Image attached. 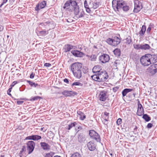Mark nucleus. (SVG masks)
<instances>
[{"label": "nucleus", "instance_id": "25", "mask_svg": "<svg viewBox=\"0 0 157 157\" xmlns=\"http://www.w3.org/2000/svg\"><path fill=\"white\" fill-rule=\"evenodd\" d=\"M99 2H92L90 3V5L91 6L90 8L95 9L98 8L99 6Z\"/></svg>", "mask_w": 157, "mask_h": 157}, {"label": "nucleus", "instance_id": "56", "mask_svg": "<svg viewBox=\"0 0 157 157\" xmlns=\"http://www.w3.org/2000/svg\"><path fill=\"white\" fill-rule=\"evenodd\" d=\"M153 66H154V68H155V71H156V73L157 72V64H155L153 65Z\"/></svg>", "mask_w": 157, "mask_h": 157}, {"label": "nucleus", "instance_id": "27", "mask_svg": "<svg viewBox=\"0 0 157 157\" xmlns=\"http://www.w3.org/2000/svg\"><path fill=\"white\" fill-rule=\"evenodd\" d=\"M99 67V66L98 65L94 66L92 69L93 72L94 73H99L101 71Z\"/></svg>", "mask_w": 157, "mask_h": 157}, {"label": "nucleus", "instance_id": "48", "mask_svg": "<svg viewBox=\"0 0 157 157\" xmlns=\"http://www.w3.org/2000/svg\"><path fill=\"white\" fill-rule=\"evenodd\" d=\"M109 121L108 119H105L104 118L103 120L102 121L103 123L105 125H107L108 122V121Z\"/></svg>", "mask_w": 157, "mask_h": 157}, {"label": "nucleus", "instance_id": "42", "mask_svg": "<svg viewBox=\"0 0 157 157\" xmlns=\"http://www.w3.org/2000/svg\"><path fill=\"white\" fill-rule=\"evenodd\" d=\"M40 98H41L39 96H36L30 99V101H34L35 100H37Z\"/></svg>", "mask_w": 157, "mask_h": 157}, {"label": "nucleus", "instance_id": "20", "mask_svg": "<svg viewBox=\"0 0 157 157\" xmlns=\"http://www.w3.org/2000/svg\"><path fill=\"white\" fill-rule=\"evenodd\" d=\"M40 145L42 148L45 150H48L50 149V146L45 142H41Z\"/></svg>", "mask_w": 157, "mask_h": 157}, {"label": "nucleus", "instance_id": "53", "mask_svg": "<svg viewBox=\"0 0 157 157\" xmlns=\"http://www.w3.org/2000/svg\"><path fill=\"white\" fill-rule=\"evenodd\" d=\"M12 89V87H10L7 91V94L10 95H11V94L10 93L11 92Z\"/></svg>", "mask_w": 157, "mask_h": 157}, {"label": "nucleus", "instance_id": "11", "mask_svg": "<svg viewBox=\"0 0 157 157\" xmlns=\"http://www.w3.org/2000/svg\"><path fill=\"white\" fill-rule=\"evenodd\" d=\"M46 2L43 1L40 3H39L35 8V10L38 11L40 9H43L46 5Z\"/></svg>", "mask_w": 157, "mask_h": 157}, {"label": "nucleus", "instance_id": "45", "mask_svg": "<svg viewBox=\"0 0 157 157\" xmlns=\"http://www.w3.org/2000/svg\"><path fill=\"white\" fill-rule=\"evenodd\" d=\"M126 42L127 44H129L132 42L130 38H127L126 39Z\"/></svg>", "mask_w": 157, "mask_h": 157}, {"label": "nucleus", "instance_id": "34", "mask_svg": "<svg viewBox=\"0 0 157 157\" xmlns=\"http://www.w3.org/2000/svg\"><path fill=\"white\" fill-rule=\"evenodd\" d=\"M50 23V22L49 21H47V22H45L44 23H41L40 24V25L42 26H43V28H47L48 27V26H49V25H48V24Z\"/></svg>", "mask_w": 157, "mask_h": 157}, {"label": "nucleus", "instance_id": "5", "mask_svg": "<svg viewBox=\"0 0 157 157\" xmlns=\"http://www.w3.org/2000/svg\"><path fill=\"white\" fill-rule=\"evenodd\" d=\"M35 146V142L33 141H29L27 143V150L29 154L31 153L33 151Z\"/></svg>", "mask_w": 157, "mask_h": 157}, {"label": "nucleus", "instance_id": "62", "mask_svg": "<svg viewBox=\"0 0 157 157\" xmlns=\"http://www.w3.org/2000/svg\"><path fill=\"white\" fill-rule=\"evenodd\" d=\"M4 3H3V2H2V3L1 4V5H0V8H1V7H2V6L4 5Z\"/></svg>", "mask_w": 157, "mask_h": 157}, {"label": "nucleus", "instance_id": "41", "mask_svg": "<svg viewBox=\"0 0 157 157\" xmlns=\"http://www.w3.org/2000/svg\"><path fill=\"white\" fill-rule=\"evenodd\" d=\"M71 157H82L81 154L78 152H75L73 154Z\"/></svg>", "mask_w": 157, "mask_h": 157}, {"label": "nucleus", "instance_id": "22", "mask_svg": "<svg viewBox=\"0 0 157 157\" xmlns=\"http://www.w3.org/2000/svg\"><path fill=\"white\" fill-rule=\"evenodd\" d=\"M78 142L80 143L83 142L85 140L84 135L82 133L78 134Z\"/></svg>", "mask_w": 157, "mask_h": 157}, {"label": "nucleus", "instance_id": "19", "mask_svg": "<svg viewBox=\"0 0 157 157\" xmlns=\"http://www.w3.org/2000/svg\"><path fill=\"white\" fill-rule=\"evenodd\" d=\"M154 66L153 65H151L147 69L146 71L147 73L149 75H153L156 73Z\"/></svg>", "mask_w": 157, "mask_h": 157}, {"label": "nucleus", "instance_id": "64", "mask_svg": "<svg viewBox=\"0 0 157 157\" xmlns=\"http://www.w3.org/2000/svg\"><path fill=\"white\" fill-rule=\"evenodd\" d=\"M54 157H61L60 156L56 155L54 156Z\"/></svg>", "mask_w": 157, "mask_h": 157}, {"label": "nucleus", "instance_id": "37", "mask_svg": "<svg viewBox=\"0 0 157 157\" xmlns=\"http://www.w3.org/2000/svg\"><path fill=\"white\" fill-rule=\"evenodd\" d=\"M76 124L77 123L75 122L72 123L68 125V127L67 129L69 130L72 127H75Z\"/></svg>", "mask_w": 157, "mask_h": 157}, {"label": "nucleus", "instance_id": "55", "mask_svg": "<svg viewBox=\"0 0 157 157\" xmlns=\"http://www.w3.org/2000/svg\"><path fill=\"white\" fill-rule=\"evenodd\" d=\"M81 129V127L80 126H79L77 128H75V131L77 132H78L79 131V130Z\"/></svg>", "mask_w": 157, "mask_h": 157}, {"label": "nucleus", "instance_id": "21", "mask_svg": "<svg viewBox=\"0 0 157 157\" xmlns=\"http://www.w3.org/2000/svg\"><path fill=\"white\" fill-rule=\"evenodd\" d=\"M73 46L69 44L65 45L63 48L64 52H67L70 51L73 48Z\"/></svg>", "mask_w": 157, "mask_h": 157}, {"label": "nucleus", "instance_id": "3", "mask_svg": "<svg viewBox=\"0 0 157 157\" xmlns=\"http://www.w3.org/2000/svg\"><path fill=\"white\" fill-rule=\"evenodd\" d=\"M106 42L109 44L113 46H116L120 42V39L117 37H114L113 39L109 38L106 40Z\"/></svg>", "mask_w": 157, "mask_h": 157}, {"label": "nucleus", "instance_id": "58", "mask_svg": "<svg viewBox=\"0 0 157 157\" xmlns=\"http://www.w3.org/2000/svg\"><path fill=\"white\" fill-rule=\"evenodd\" d=\"M64 82L66 83H68L69 81L68 80L67 78H65L64 79Z\"/></svg>", "mask_w": 157, "mask_h": 157}, {"label": "nucleus", "instance_id": "52", "mask_svg": "<svg viewBox=\"0 0 157 157\" xmlns=\"http://www.w3.org/2000/svg\"><path fill=\"white\" fill-rule=\"evenodd\" d=\"M24 102V101H18L17 102V103L18 105H21Z\"/></svg>", "mask_w": 157, "mask_h": 157}, {"label": "nucleus", "instance_id": "10", "mask_svg": "<svg viewBox=\"0 0 157 157\" xmlns=\"http://www.w3.org/2000/svg\"><path fill=\"white\" fill-rule=\"evenodd\" d=\"M82 67V64L81 63L76 62L73 63L71 66V70L73 72L76 70L81 69Z\"/></svg>", "mask_w": 157, "mask_h": 157}, {"label": "nucleus", "instance_id": "49", "mask_svg": "<svg viewBox=\"0 0 157 157\" xmlns=\"http://www.w3.org/2000/svg\"><path fill=\"white\" fill-rule=\"evenodd\" d=\"M17 81H14L13 82L11 85L10 86L11 87H12H12L14 86L16 84H17Z\"/></svg>", "mask_w": 157, "mask_h": 157}, {"label": "nucleus", "instance_id": "44", "mask_svg": "<svg viewBox=\"0 0 157 157\" xmlns=\"http://www.w3.org/2000/svg\"><path fill=\"white\" fill-rule=\"evenodd\" d=\"M135 48L137 49H141L142 44H136L134 45Z\"/></svg>", "mask_w": 157, "mask_h": 157}, {"label": "nucleus", "instance_id": "14", "mask_svg": "<svg viewBox=\"0 0 157 157\" xmlns=\"http://www.w3.org/2000/svg\"><path fill=\"white\" fill-rule=\"evenodd\" d=\"M63 95L65 97L74 96L77 94L76 92L72 91L64 90L62 92Z\"/></svg>", "mask_w": 157, "mask_h": 157}, {"label": "nucleus", "instance_id": "8", "mask_svg": "<svg viewBox=\"0 0 157 157\" xmlns=\"http://www.w3.org/2000/svg\"><path fill=\"white\" fill-rule=\"evenodd\" d=\"M142 8L141 3L138 1L136 0L134 2V8L133 11L135 13L138 12Z\"/></svg>", "mask_w": 157, "mask_h": 157}, {"label": "nucleus", "instance_id": "61", "mask_svg": "<svg viewBox=\"0 0 157 157\" xmlns=\"http://www.w3.org/2000/svg\"><path fill=\"white\" fill-rule=\"evenodd\" d=\"M81 71V69H79V70H76L75 71H74L72 72V73L75 72H78V71Z\"/></svg>", "mask_w": 157, "mask_h": 157}, {"label": "nucleus", "instance_id": "59", "mask_svg": "<svg viewBox=\"0 0 157 157\" xmlns=\"http://www.w3.org/2000/svg\"><path fill=\"white\" fill-rule=\"evenodd\" d=\"M3 29V27L2 25H0V32L2 31Z\"/></svg>", "mask_w": 157, "mask_h": 157}, {"label": "nucleus", "instance_id": "18", "mask_svg": "<svg viewBox=\"0 0 157 157\" xmlns=\"http://www.w3.org/2000/svg\"><path fill=\"white\" fill-rule=\"evenodd\" d=\"M106 93L107 92L104 91H101L100 92L99 96L100 101H104L106 100L107 97Z\"/></svg>", "mask_w": 157, "mask_h": 157}, {"label": "nucleus", "instance_id": "35", "mask_svg": "<svg viewBox=\"0 0 157 157\" xmlns=\"http://www.w3.org/2000/svg\"><path fill=\"white\" fill-rule=\"evenodd\" d=\"M78 114L80 116V118L81 120H83L86 118V116L82 112L79 111L78 112Z\"/></svg>", "mask_w": 157, "mask_h": 157}, {"label": "nucleus", "instance_id": "33", "mask_svg": "<svg viewBox=\"0 0 157 157\" xmlns=\"http://www.w3.org/2000/svg\"><path fill=\"white\" fill-rule=\"evenodd\" d=\"M113 52L115 55L119 56L121 54V51L119 49L116 48L113 51Z\"/></svg>", "mask_w": 157, "mask_h": 157}, {"label": "nucleus", "instance_id": "63", "mask_svg": "<svg viewBox=\"0 0 157 157\" xmlns=\"http://www.w3.org/2000/svg\"><path fill=\"white\" fill-rule=\"evenodd\" d=\"M137 127L136 126H135V128H134V130H136V129H137Z\"/></svg>", "mask_w": 157, "mask_h": 157}, {"label": "nucleus", "instance_id": "46", "mask_svg": "<svg viewBox=\"0 0 157 157\" xmlns=\"http://www.w3.org/2000/svg\"><path fill=\"white\" fill-rule=\"evenodd\" d=\"M33 135L28 136L25 139L26 140H33Z\"/></svg>", "mask_w": 157, "mask_h": 157}, {"label": "nucleus", "instance_id": "24", "mask_svg": "<svg viewBox=\"0 0 157 157\" xmlns=\"http://www.w3.org/2000/svg\"><path fill=\"white\" fill-rule=\"evenodd\" d=\"M98 73H95V74L91 76L92 79L95 81L100 82Z\"/></svg>", "mask_w": 157, "mask_h": 157}, {"label": "nucleus", "instance_id": "47", "mask_svg": "<svg viewBox=\"0 0 157 157\" xmlns=\"http://www.w3.org/2000/svg\"><path fill=\"white\" fill-rule=\"evenodd\" d=\"M122 122V120L121 118H119L117 121V123L118 125L120 124Z\"/></svg>", "mask_w": 157, "mask_h": 157}, {"label": "nucleus", "instance_id": "50", "mask_svg": "<svg viewBox=\"0 0 157 157\" xmlns=\"http://www.w3.org/2000/svg\"><path fill=\"white\" fill-rule=\"evenodd\" d=\"M153 126V124H152L151 123H148L147 126V127L148 128H151Z\"/></svg>", "mask_w": 157, "mask_h": 157}, {"label": "nucleus", "instance_id": "60", "mask_svg": "<svg viewBox=\"0 0 157 157\" xmlns=\"http://www.w3.org/2000/svg\"><path fill=\"white\" fill-rule=\"evenodd\" d=\"M7 2V0H3L2 2L4 4L6 3Z\"/></svg>", "mask_w": 157, "mask_h": 157}, {"label": "nucleus", "instance_id": "17", "mask_svg": "<svg viewBox=\"0 0 157 157\" xmlns=\"http://www.w3.org/2000/svg\"><path fill=\"white\" fill-rule=\"evenodd\" d=\"M71 53L75 56L81 57L84 55L83 53L77 50H72L71 51Z\"/></svg>", "mask_w": 157, "mask_h": 157}, {"label": "nucleus", "instance_id": "36", "mask_svg": "<svg viewBox=\"0 0 157 157\" xmlns=\"http://www.w3.org/2000/svg\"><path fill=\"white\" fill-rule=\"evenodd\" d=\"M142 118L147 121H149L151 120V118L147 114H143Z\"/></svg>", "mask_w": 157, "mask_h": 157}, {"label": "nucleus", "instance_id": "54", "mask_svg": "<svg viewBox=\"0 0 157 157\" xmlns=\"http://www.w3.org/2000/svg\"><path fill=\"white\" fill-rule=\"evenodd\" d=\"M34 75L35 74H34L33 72H32L30 75V78H34Z\"/></svg>", "mask_w": 157, "mask_h": 157}, {"label": "nucleus", "instance_id": "51", "mask_svg": "<svg viewBox=\"0 0 157 157\" xmlns=\"http://www.w3.org/2000/svg\"><path fill=\"white\" fill-rule=\"evenodd\" d=\"M51 66V64L50 63H46L44 64V66L46 67H50Z\"/></svg>", "mask_w": 157, "mask_h": 157}, {"label": "nucleus", "instance_id": "9", "mask_svg": "<svg viewBox=\"0 0 157 157\" xmlns=\"http://www.w3.org/2000/svg\"><path fill=\"white\" fill-rule=\"evenodd\" d=\"M98 74L100 82L105 81L108 78V74L105 71H100Z\"/></svg>", "mask_w": 157, "mask_h": 157}, {"label": "nucleus", "instance_id": "43", "mask_svg": "<svg viewBox=\"0 0 157 157\" xmlns=\"http://www.w3.org/2000/svg\"><path fill=\"white\" fill-rule=\"evenodd\" d=\"M109 113L107 112H105L104 113V115L103 116L104 118L105 119H109Z\"/></svg>", "mask_w": 157, "mask_h": 157}, {"label": "nucleus", "instance_id": "7", "mask_svg": "<svg viewBox=\"0 0 157 157\" xmlns=\"http://www.w3.org/2000/svg\"><path fill=\"white\" fill-rule=\"evenodd\" d=\"M110 59L109 56L107 54H103L99 57L100 63H105L108 62Z\"/></svg>", "mask_w": 157, "mask_h": 157}, {"label": "nucleus", "instance_id": "28", "mask_svg": "<svg viewBox=\"0 0 157 157\" xmlns=\"http://www.w3.org/2000/svg\"><path fill=\"white\" fill-rule=\"evenodd\" d=\"M151 48L150 45L147 44H142L141 49L143 50H147Z\"/></svg>", "mask_w": 157, "mask_h": 157}, {"label": "nucleus", "instance_id": "4", "mask_svg": "<svg viewBox=\"0 0 157 157\" xmlns=\"http://www.w3.org/2000/svg\"><path fill=\"white\" fill-rule=\"evenodd\" d=\"M141 64L144 66H148L151 64L150 61L147 54L141 57L140 59Z\"/></svg>", "mask_w": 157, "mask_h": 157}, {"label": "nucleus", "instance_id": "32", "mask_svg": "<svg viewBox=\"0 0 157 157\" xmlns=\"http://www.w3.org/2000/svg\"><path fill=\"white\" fill-rule=\"evenodd\" d=\"M27 82L31 86L33 87H36L38 86H40V85L33 82L27 80Z\"/></svg>", "mask_w": 157, "mask_h": 157}, {"label": "nucleus", "instance_id": "2", "mask_svg": "<svg viewBox=\"0 0 157 157\" xmlns=\"http://www.w3.org/2000/svg\"><path fill=\"white\" fill-rule=\"evenodd\" d=\"M74 13L75 17L78 18L83 17L85 14V13L83 10H80L79 6L77 3L75 2L73 4Z\"/></svg>", "mask_w": 157, "mask_h": 157}, {"label": "nucleus", "instance_id": "13", "mask_svg": "<svg viewBox=\"0 0 157 157\" xmlns=\"http://www.w3.org/2000/svg\"><path fill=\"white\" fill-rule=\"evenodd\" d=\"M75 1L72 0H69L67 1L64 5L63 7V9L67 10H68L70 8V4L73 7V4L75 3Z\"/></svg>", "mask_w": 157, "mask_h": 157}, {"label": "nucleus", "instance_id": "1", "mask_svg": "<svg viewBox=\"0 0 157 157\" xmlns=\"http://www.w3.org/2000/svg\"><path fill=\"white\" fill-rule=\"evenodd\" d=\"M112 6L115 11H119L120 9H122L124 11H127L129 9V6L126 5L125 2L123 0H113Z\"/></svg>", "mask_w": 157, "mask_h": 157}, {"label": "nucleus", "instance_id": "30", "mask_svg": "<svg viewBox=\"0 0 157 157\" xmlns=\"http://www.w3.org/2000/svg\"><path fill=\"white\" fill-rule=\"evenodd\" d=\"M48 30L46 31L45 30H43L42 31H40L39 32V34L40 35L42 36H45L48 33Z\"/></svg>", "mask_w": 157, "mask_h": 157}, {"label": "nucleus", "instance_id": "39", "mask_svg": "<svg viewBox=\"0 0 157 157\" xmlns=\"http://www.w3.org/2000/svg\"><path fill=\"white\" fill-rule=\"evenodd\" d=\"M72 86H79L80 87H82L83 86V84L79 82H74L71 85Z\"/></svg>", "mask_w": 157, "mask_h": 157}, {"label": "nucleus", "instance_id": "38", "mask_svg": "<svg viewBox=\"0 0 157 157\" xmlns=\"http://www.w3.org/2000/svg\"><path fill=\"white\" fill-rule=\"evenodd\" d=\"M33 140H37L41 139V137L39 135H33Z\"/></svg>", "mask_w": 157, "mask_h": 157}, {"label": "nucleus", "instance_id": "29", "mask_svg": "<svg viewBox=\"0 0 157 157\" xmlns=\"http://www.w3.org/2000/svg\"><path fill=\"white\" fill-rule=\"evenodd\" d=\"M84 6L86 12L88 13H90L91 10L90 8L89 7L88 5L87 4V2L86 0H85L84 2Z\"/></svg>", "mask_w": 157, "mask_h": 157}, {"label": "nucleus", "instance_id": "23", "mask_svg": "<svg viewBox=\"0 0 157 157\" xmlns=\"http://www.w3.org/2000/svg\"><path fill=\"white\" fill-rule=\"evenodd\" d=\"M74 76L77 79H80L82 77V73L81 71L76 72L73 73Z\"/></svg>", "mask_w": 157, "mask_h": 157}, {"label": "nucleus", "instance_id": "31", "mask_svg": "<svg viewBox=\"0 0 157 157\" xmlns=\"http://www.w3.org/2000/svg\"><path fill=\"white\" fill-rule=\"evenodd\" d=\"M146 27L145 25H143L142 26L141 29L139 32L140 35L143 36L144 34L146 31Z\"/></svg>", "mask_w": 157, "mask_h": 157}, {"label": "nucleus", "instance_id": "6", "mask_svg": "<svg viewBox=\"0 0 157 157\" xmlns=\"http://www.w3.org/2000/svg\"><path fill=\"white\" fill-rule=\"evenodd\" d=\"M89 135L93 139L96 140L97 142H100L101 139L98 134L95 131L91 130L89 131Z\"/></svg>", "mask_w": 157, "mask_h": 157}, {"label": "nucleus", "instance_id": "57", "mask_svg": "<svg viewBox=\"0 0 157 157\" xmlns=\"http://www.w3.org/2000/svg\"><path fill=\"white\" fill-rule=\"evenodd\" d=\"M151 30V28L150 27H149L147 30V33H149Z\"/></svg>", "mask_w": 157, "mask_h": 157}, {"label": "nucleus", "instance_id": "26", "mask_svg": "<svg viewBox=\"0 0 157 157\" xmlns=\"http://www.w3.org/2000/svg\"><path fill=\"white\" fill-rule=\"evenodd\" d=\"M132 90H133L131 89L126 88L124 89L122 92L123 97H124L128 93L132 91Z\"/></svg>", "mask_w": 157, "mask_h": 157}, {"label": "nucleus", "instance_id": "16", "mask_svg": "<svg viewBox=\"0 0 157 157\" xmlns=\"http://www.w3.org/2000/svg\"><path fill=\"white\" fill-rule=\"evenodd\" d=\"M87 147L90 151H93L96 148V144L93 141H90L87 144Z\"/></svg>", "mask_w": 157, "mask_h": 157}, {"label": "nucleus", "instance_id": "12", "mask_svg": "<svg viewBox=\"0 0 157 157\" xmlns=\"http://www.w3.org/2000/svg\"><path fill=\"white\" fill-rule=\"evenodd\" d=\"M138 108L136 114L139 116H141L144 114V110L142 105L139 101L138 102Z\"/></svg>", "mask_w": 157, "mask_h": 157}, {"label": "nucleus", "instance_id": "40", "mask_svg": "<svg viewBox=\"0 0 157 157\" xmlns=\"http://www.w3.org/2000/svg\"><path fill=\"white\" fill-rule=\"evenodd\" d=\"M97 59V56L95 55H92L90 56V59L93 61H95Z\"/></svg>", "mask_w": 157, "mask_h": 157}, {"label": "nucleus", "instance_id": "15", "mask_svg": "<svg viewBox=\"0 0 157 157\" xmlns=\"http://www.w3.org/2000/svg\"><path fill=\"white\" fill-rule=\"evenodd\" d=\"M147 55L148 56L151 64L152 63H154L157 62V55L148 54H147Z\"/></svg>", "mask_w": 157, "mask_h": 157}]
</instances>
